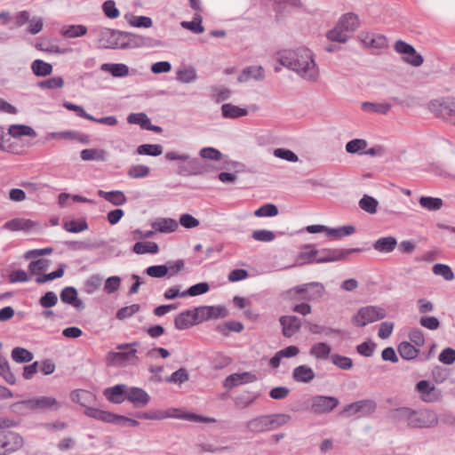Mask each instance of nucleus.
<instances>
[{
	"mask_svg": "<svg viewBox=\"0 0 455 455\" xmlns=\"http://www.w3.org/2000/svg\"><path fill=\"white\" fill-rule=\"evenodd\" d=\"M397 350L401 357L407 361L415 359L419 354V349L407 341L401 342L397 347Z\"/></svg>",
	"mask_w": 455,
	"mask_h": 455,
	"instance_id": "30",
	"label": "nucleus"
},
{
	"mask_svg": "<svg viewBox=\"0 0 455 455\" xmlns=\"http://www.w3.org/2000/svg\"><path fill=\"white\" fill-rule=\"evenodd\" d=\"M248 114L247 108H243L231 103H225L221 106V115L224 118L237 119Z\"/></svg>",
	"mask_w": 455,
	"mask_h": 455,
	"instance_id": "26",
	"label": "nucleus"
},
{
	"mask_svg": "<svg viewBox=\"0 0 455 455\" xmlns=\"http://www.w3.org/2000/svg\"><path fill=\"white\" fill-rule=\"evenodd\" d=\"M127 122L132 124H139L141 129L146 130L149 125L150 119L145 113H132L127 117Z\"/></svg>",
	"mask_w": 455,
	"mask_h": 455,
	"instance_id": "53",
	"label": "nucleus"
},
{
	"mask_svg": "<svg viewBox=\"0 0 455 455\" xmlns=\"http://www.w3.org/2000/svg\"><path fill=\"white\" fill-rule=\"evenodd\" d=\"M433 273L435 275L443 276L446 281H451L454 279V274L451 268L445 264L436 263L433 266Z\"/></svg>",
	"mask_w": 455,
	"mask_h": 455,
	"instance_id": "52",
	"label": "nucleus"
},
{
	"mask_svg": "<svg viewBox=\"0 0 455 455\" xmlns=\"http://www.w3.org/2000/svg\"><path fill=\"white\" fill-rule=\"evenodd\" d=\"M140 309V304H132V305H130V306H126V307H121L116 312V318L118 320H124L126 318H129V317L132 316L134 314L139 312Z\"/></svg>",
	"mask_w": 455,
	"mask_h": 455,
	"instance_id": "62",
	"label": "nucleus"
},
{
	"mask_svg": "<svg viewBox=\"0 0 455 455\" xmlns=\"http://www.w3.org/2000/svg\"><path fill=\"white\" fill-rule=\"evenodd\" d=\"M195 309L193 310H185L180 314L177 315L174 319L175 328L178 330H186L189 327L197 324V319H195Z\"/></svg>",
	"mask_w": 455,
	"mask_h": 455,
	"instance_id": "21",
	"label": "nucleus"
},
{
	"mask_svg": "<svg viewBox=\"0 0 455 455\" xmlns=\"http://www.w3.org/2000/svg\"><path fill=\"white\" fill-rule=\"evenodd\" d=\"M180 26L183 28L188 29L195 34H201L204 31V28L202 25V17L199 14H196L193 20L182 21Z\"/></svg>",
	"mask_w": 455,
	"mask_h": 455,
	"instance_id": "47",
	"label": "nucleus"
},
{
	"mask_svg": "<svg viewBox=\"0 0 455 455\" xmlns=\"http://www.w3.org/2000/svg\"><path fill=\"white\" fill-rule=\"evenodd\" d=\"M331 347L328 344L319 342L311 347L310 355L317 359H327L331 354Z\"/></svg>",
	"mask_w": 455,
	"mask_h": 455,
	"instance_id": "43",
	"label": "nucleus"
},
{
	"mask_svg": "<svg viewBox=\"0 0 455 455\" xmlns=\"http://www.w3.org/2000/svg\"><path fill=\"white\" fill-rule=\"evenodd\" d=\"M251 79L263 81L265 79L264 68L261 66L246 67L237 78L239 83H246Z\"/></svg>",
	"mask_w": 455,
	"mask_h": 455,
	"instance_id": "20",
	"label": "nucleus"
},
{
	"mask_svg": "<svg viewBox=\"0 0 455 455\" xmlns=\"http://www.w3.org/2000/svg\"><path fill=\"white\" fill-rule=\"evenodd\" d=\"M23 445V438L17 433L0 432V455L13 452Z\"/></svg>",
	"mask_w": 455,
	"mask_h": 455,
	"instance_id": "15",
	"label": "nucleus"
},
{
	"mask_svg": "<svg viewBox=\"0 0 455 455\" xmlns=\"http://www.w3.org/2000/svg\"><path fill=\"white\" fill-rule=\"evenodd\" d=\"M148 45V38L132 34L130 32L122 31L121 39L119 43L120 49H132L140 48Z\"/></svg>",
	"mask_w": 455,
	"mask_h": 455,
	"instance_id": "16",
	"label": "nucleus"
},
{
	"mask_svg": "<svg viewBox=\"0 0 455 455\" xmlns=\"http://www.w3.org/2000/svg\"><path fill=\"white\" fill-rule=\"evenodd\" d=\"M196 79V73L194 68H188L180 69L177 72V80H179L181 83L188 84L192 83Z\"/></svg>",
	"mask_w": 455,
	"mask_h": 455,
	"instance_id": "61",
	"label": "nucleus"
},
{
	"mask_svg": "<svg viewBox=\"0 0 455 455\" xmlns=\"http://www.w3.org/2000/svg\"><path fill=\"white\" fill-rule=\"evenodd\" d=\"M397 245V240L394 236L380 237L376 240L372 247L375 251L383 253H389L393 251Z\"/></svg>",
	"mask_w": 455,
	"mask_h": 455,
	"instance_id": "22",
	"label": "nucleus"
},
{
	"mask_svg": "<svg viewBox=\"0 0 455 455\" xmlns=\"http://www.w3.org/2000/svg\"><path fill=\"white\" fill-rule=\"evenodd\" d=\"M100 69L110 73L114 77H124L129 75V68L124 63H104Z\"/></svg>",
	"mask_w": 455,
	"mask_h": 455,
	"instance_id": "27",
	"label": "nucleus"
},
{
	"mask_svg": "<svg viewBox=\"0 0 455 455\" xmlns=\"http://www.w3.org/2000/svg\"><path fill=\"white\" fill-rule=\"evenodd\" d=\"M386 316L387 311L383 307L366 306L361 307L352 317V323L356 327H364L368 323L382 320Z\"/></svg>",
	"mask_w": 455,
	"mask_h": 455,
	"instance_id": "8",
	"label": "nucleus"
},
{
	"mask_svg": "<svg viewBox=\"0 0 455 455\" xmlns=\"http://www.w3.org/2000/svg\"><path fill=\"white\" fill-rule=\"evenodd\" d=\"M339 400H317L311 404H307L306 409L315 414H322L332 411L338 405Z\"/></svg>",
	"mask_w": 455,
	"mask_h": 455,
	"instance_id": "23",
	"label": "nucleus"
},
{
	"mask_svg": "<svg viewBox=\"0 0 455 455\" xmlns=\"http://www.w3.org/2000/svg\"><path fill=\"white\" fill-rule=\"evenodd\" d=\"M293 378L298 382L307 383L315 378L313 370L306 365H299L293 370Z\"/></svg>",
	"mask_w": 455,
	"mask_h": 455,
	"instance_id": "31",
	"label": "nucleus"
},
{
	"mask_svg": "<svg viewBox=\"0 0 455 455\" xmlns=\"http://www.w3.org/2000/svg\"><path fill=\"white\" fill-rule=\"evenodd\" d=\"M338 25L346 32H355L359 27L358 16L353 12H347L340 17Z\"/></svg>",
	"mask_w": 455,
	"mask_h": 455,
	"instance_id": "25",
	"label": "nucleus"
},
{
	"mask_svg": "<svg viewBox=\"0 0 455 455\" xmlns=\"http://www.w3.org/2000/svg\"><path fill=\"white\" fill-rule=\"evenodd\" d=\"M153 228L160 233L174 232L179 225L178 222L171 218H159L152 223Z\"/></svg>",
	"mask_w": 455,
	"mask_h": 455,
	"instance_id": "24",
	"label": "nucleus"
},
{
	"mask_svg": "<svg viewBox=\"0 0 455 455\" xmlns=\"http://www.w3.org/2000/svg\"><path fill=\"white\" fill-rule=\"evenodd\" d=\"M362 108L364 111H371L385 115L390 110L391 105L388 103H373L370 101H364L362 103Z\"/></svg>",
	"mask_w": 455,
	"mask_h": 455,
	"instance_id": "50",
	"label": "nucleus"
},
{
	"mask_svg": "<svg viewBox=\"0 0 455 455\" xmlns=\"http://www.w3.org/2000/svg\"><path fill=\"white\" fill-rule=\"evenodd\" d=\"M8 133L13 138H20L22 136L36 138L37 136L36 131L27 124H12L8 128Z\"/></svg>",
	"mask_w": 455,
	"mask_h": 455,
	"instance_id": "28",
	"label": "nucleus"
},
{
	"mask_svg": "<svg viewBox=\"0 0 455 455\" xmlns=\"http://www.w3.org/2000/svg\"><path fill=\"white\" fill-rule=\"evenodd\" d=\"M60 299L63 303L71 305L77 311H83L85 304L78 299L77 291L73 286H67L60 291Z\"/></svg>",
	"mask_w": 455,
	"mask_h": 455,
	"instance_id": "18",
	"label": "nucleus"
},
{
	"mask_svg": "<svg viewBox=\"0 0 455 455\" xmlns=\"http://www.w3.org/2000/svg\"><path fill=\"white\" fill-rule=\"evenodd\" d=\"M324 293V286L322 283L312 282L297 285L285 292L283 298L291 300H316Z\"/></svg>",
	"mask_w": 455,
	"mask_h": 455,
	"instance_id": "4",
	"label": "nucleus"
},
{
	"mask_svg": "<svg viewBox=\"0 0 455 455\" xmlns=\"http://www.w3.org/2000/svg\"><path fill=\"white\" fill-rule=\"evenodd\" d=\"M358 205L365 212L374 214L377 212L379 202L371 196L363 195L359 200Z\"/></svg>",
	"mask_w": 455,
	"mask_h": 455,
	"instance_id": "41",
	"label": "nucleus"
},
{
	"mask_svg": "<svg viewBox=\"0 0 455 455\" xmlns=\"http://www.w3.org/2000/svg\"><path fill=\"white\" fill-rule=\"evenodd\" d=\"M102 283V277L100 275H91L84 283V291L87 294H93L100 289Z\"/></svg>",
	"mask_w": 455,
	"mask_h": 455,
	"instance_id": "49",
	"label": "nucleus"
},
{
	"mask_svg": "<svg viewBox=\"0 0 455 455\" xmlns=\"http://www.w3.org/2000/svg\"><path fill=\"white\" fill-rule=\"evenodd\" d=\"M419 204L422 208L428 211L440 210L443 205V202L441 198L424 196L419 197Z\"/></svg>",
	"mask_w": 455,
	"mask_h": 455,
	"instance_id": "40",
	"label": "nucleus"
},
{
	"mask_svg": "<svg viewBox=\"0 0 455 455\" xmlns=\"http://www.w3.org/2000/svg\"><path fill=\"white\" fill-rule=\"evenodd\" d=\"M210 290V285L206 282H202L190 286L188 290L182 291L181 296H198L206 293Z\"/></svg>",
	"mask_w": 455,
	"mask_h": 455,
	"instance_id": "48",
	"label": "nucleus"
},
{
	"mask_svg": "<svg viewBox=\"0 0 455 455\" xmlns=\"http://www.w3.org/2000/svg\"><path fill=\"white\" fill-rule=\"evenodd\" d=\"M376 409L374 400H356L344 407L341 414L345 417H351L355 414L365 416L373 412Z\"/></svg>",
	"mask_w": 455,
	"mask_h": 455,
	"instance_id": "13",
	"label": "nucleus"
},
{
	"mask_svg": "<svg viewBox=\"0 0 455 455\" xmlns=\"http://www.w3.org/2000/svg\"><path fill=\"white\" fill-rule=\"evenodd\" d=\"M34 222L30 220L13 219L5 222L4 228L11 231L29 230L33 228Z\"/></svg>",
	"mask_w": 455,
	"mask_h": 455,
	"instance_id": "34",
	"label": "nucleus"
},
{
	"mask_svg": "<svg viewBox=\"0 0 455 455\" xmlns=\"http://www.w3.org/2000/svg\"><path fill=\"white\" fill-rule=\"evenodd\" d=\"M0 375L9 384L15 383V380H16L15 376L10 369L8 361L2 355H0Z\"/></svg>",
	"mask_w": 455,
	"mask_h": 455,
	"instance_id": "51",
	"label": "nucleus"
},
{
	"mask_svg": "<svg viewBox=\"0 0 455 455\" xmlns=\"http://www.w3.org/2000/svg\"><path fill=\"white\" fill-rule=\"evenodd\" d=\"M367 141L363 139H354L346 144V151L349 154H363Z\"/></svg>",
	"mask_w": 455,
	"mask_h": 455,
	"instance_id": "46",
	"label": "nucleus"
},
{
	"mask_svg": "<svg viewBox=\"0 0 455 455\" xmlns=\"http://www.w3.org/2000/svg\"><path fill=\"white\" fill-rule=\"evenodd\" d=\"M363 248H350V249H323L321 250V256L315 259V263H329L335 261L347 260L348 256L353 252H362Z\"/></svg>",
	"mask_w": 455,
	"mask_h": 455,
	"instance_id": "11",
	"label": "nucleus"
},
{
	"mask_svg": "<svg viewBox=\"0 0 455 455\" xmlns=\"http://www.w3.org/2000/svg\"><path fill=\"white\" fill-rule=\"evenodd\" d=\"M195 319L198 323L210 319L225 318L228 315V310L224 306H201L195 308Z\"/></svg>",
	"mask_w": 455,
	"mask_h": 455,
	"instance_id": "12",
	"label": "nucleus"
},
{
	"mask_svg": "<svg viewBox=\"0 0 455 455\" xmlns=\"http://www.w3.org/2000/svg\"><path fill=\"white\" fill-rule=\"evenodd\" d=\"M278 208L273 204H266L254 212L256 217H275L278 214Z\"/></svg>",
	"mask_w": 455,
	"mask_h": 455,
	"instance_id": "56",
	"label": "nucleus"
},
{
	"mask_svg": "<svg viewBox=\"0 0 455 455\" xmlns=\"http://www.w3.org/2000/svg\"><path fill=\"white\" fill-rule=\"evenodd\" d=\"M389 418L396 423L405 422L413 428L433 427L438 423L435 412L430 410H412L408 407H400L388 412Z\"/></svg>",
	"mask_w": 455,
	"mask_h": 455,
	"instance_id": "2",
	"label": "nucleus"
},
{
	"mask_svg": "<svg viewBox=\"0 0 455 455\" xmlns=\"http://www.w3.org/2000/svg\"><path fill=\"white\" fill-rule=\"evenodd\" d=\"M31 69L36 76H46L52 74V64L42 60H35L31 64Z\"/></svg>",
	"mask_w": 455,
	"mask_h": 455,
	"instance_id": "39",
	"label": "nucleus"
},
{
	"mask_svg": "<svg viewBox=\"0 0 455 455\" xmlns=\"http://www.w3.org/2000/svg\"><path fill=\"white\" fill-rule=\"evenodd\" d=\"M331 359L334 365L342 370H349L353 366L352 359L344 355L333 354Z\"/></svg>",
	"mask_w": 455,
	"mask_h": 455,
	"instance_id": "60",
	"label": "nucleus"
},
{
	"mask_svg": "<svg viewBox=\"0 0 455 455\" xmlns=\"http://www.w3.org/2000/svg\"><path fill=\"white\" fill-rule=\"evenodd\" d=\"M59 407L57 400H20L11 405V410L15 413L26 415L32 411H55Z\"/></svg>",
	"mask_w": 455,
	"mask_h": 455,
	"instance_id": "5",
	"label": "nucleus"
},
{
	"mask_svg": "<svg viewBox=\"0 0 455 455\" xmlns=\"http://www.w3.org/2000/svg\"><path fill=\"white\" fill-rule=\"evenodd\" d=\"M189 375L185 368H180L174 371L171 376L165 379V381L174 384H181L188 380Z\"/></svg>",
	"mask_w": 455,
	"mask_h": 455,
	"instance_id": "59",
	"label": "nucleus"
},
{
	"mask_svg": "<svg viewBox=\"0 0 455 455\" xmlns=\"http://www.w3.org/2000/svg\"><path fill=\"white\" fill-rule=\"evenodd\" d=\"M80 156L84 161L95 160L103 162L107 160V152L100 148H86L81 151Z\"/></svg>",
	"mask_w": 455,
	"mask_h": 455,
	"instance_id": "33",
	"label": "nucleus"
},
{
	"mask_svg": "<svg viewBox=\"0 0 455 455\" xmlns=\"http://www.w3.org/2000/svg\"><path fill=\"white\" fill-rule=\"evenodd\" d=\"M102 11L104 14L111 20L116 19L120 15L119 10L116 6V3L113 0H107L102 4Z\"/></svg>",
	"mask_w": 455,
	"mask_h": 455,
	"instance_id": "63",
	"label": "nucleus"
},
{
	"mask_svg": "<svg viewBox=\"0 0 455 455\" xmlns=\"http://www.w3.org/2000/svg\"><path fill=\"white\" fill-rule=\"evenodd\" d=\"M88 223L84 219L68 220L63 223V228L70 233H79L88 229Z\"/></svg>",
	"mask_w": 455,
	"mask_h": 455,
	"instance_id": "45",
	"label": "nucleus"
},
{
	"mask_svg": "<svg viewBox=\"0 0 455 455\" xmlns=\"http://www.w3.org/2000/svg\"><path fill=\"white\" fill-rule=\"evenodd\" d=\"M276 59L282 66L307 82H315L319 77V68L314 54L307 47L283 50L277 53Z\"/></svg>",
	"mask_w": 455,
	"mask_h": 455,
	"instance_id": "1",
	"label": "nucleus"
},
{
	"mask_svg": "<svg viewBox=\"0 0 455 455\" xmlns=\"http://www.w3.org/2000/svg\"><path fill=\"white\" fill-rule=\"evenodd\" d=\"M12 358L18 363H26L33 360L34 355L28 349L20 347H16L12 350Z\"/></svg>",
	"mask_w": 455,
	"mask_h": 455,
	"instance_id": "38",
	"label": "nucleus"
},
{
	"mask_svg": "<svg viewBox=\"0 0 455 455\" xmlns=\"http://www.w3.org/2000/svg\"><path fill=\"white\" fill-rule=\"evenodd\" d=\"M282 326V332L285 337H291L299 331L301 326V321L295 315H283L279 319Z\"/></svg>",
	"mask_w": 455,
	"mask_h": 455,
	"instance_id": "19",
	"label": "nucleus"
},
{
	"mask_svg": "<svg viewBox=\"0 0 455 455\" xmlns=\"http://www.w3.org/2000/svg\"><path fill=\"white\" fill-rule=\"evenodd\" d=\"M84 413L88 417L108 423H113L116 419L115 414L93 407H85Z\"/></svg>",
	"mask_w": 455,
	"mask_h": 455,
	"instance_id": "29",
	"label": "nucleus"
},
{
	"mask_svg": "<svg viewBox=\"0 0 455 455\" xmlns=\"http://www.w3.org/2000/svg\"><path fill=\"white\" fill-rule=\"evenodd\" d=\"M256 379V375L249 371L233 373L225 379L224 387L226 389H232L239 385L254 382Z\"/></svg>",
	"mask_w": 455,
	"mask_h": 455,
	"instance_id": "17",
	"label": "nucleus"
},
{
	"mask_svg": "<svg viewBox=\"0 0 455 455\" xmlns=\"http://www.w3.org/2000/svg\"><path fill=\"white\" fill-rule=\"evenodd\" d=\"M243 324L238 321H228L223 324L216 326V331L221 333L223 336L228 337L230 331L241 332L243 330Z\"/></svg>",
	"mask_w": 455,
	"mask_h": 455,
	"instance_id": "37",
	"label": "nucleus"
},
{
	"mask_svg": "<svg viewBox=\"0 0 455 455\" xmlns=\"http://www.w3.org/2000/svg\"><path fill=\"white\" fill-rule=\"evenodd\" d=\"M273 155L280 159L285 160L291 163H296L299 161L298 156L291 150L283 148L274 149Z\"/></svg>",
	"mask_w": 455,
	"mask_h": 455,
	"instance_id": "57",
	"label": "nucleus"
},
{
	"mask_svg": "<svg viewBox=\"0 0 455 455\" xmlns=\"http://www.w3.org/2000/svg\"><path fill=\"white\" fill-rule=\"evenodd\" d=\"M87 33V28L84 25H70L63 28L61 34L67 38H76L84 36Z\"/></svg>",
	"mask_w": 455,
	"mask_h": 455,
	"instance_id": "42",
	"label": "nucleus"
},
{
	"mask_svg": "<svg viewBox=\"0 0 455 455\" xmlns=\"http://www.w3.org/2000/svg\"><path fill=\"white\" fill-rule=\"evenodd\" d=\"M137 349H130L127 351H110L106 356V362L110 366H126L134 365L138 363Z\"/></svg>",
	"mask_w": 455,
	"mask_h": 455,
	"instance_id": "10",
	"label": "nucleus"
},
{
	"mask_svg": "<svg viewBox=\"0 0 455 455\" xmlns=\"http://www.w3.org/2000/svg\"><path fill=\"white\" fill-rule=\"evenodd\" d=\"M96 33L101 47L109 49H116L119 47L122 31L108 28H100L96 30Z\"/></svg>",
	"mask_w": 455,
	"mask_h": 455,
	"instance_id": "14",
	"label": "nucleus"
},
{
	"mask_svg": "<svg viewBox=\"0 0 455 455\" xmlns=\"http://www.w3.org/2000/svg\"><path fill=\"white\" fill-rule=\"evenodd\" d=\"M145 272L150 277L162 278L169 273V267L167 265H154L146 268Z\"/></svg>",
	"mask_w": 455,
	"mask_h": 455,
	"instance_id": "58",
	"label": "nucleus"
},
{
	"mask_svg": "<svg viewBox=\"0 0 455 455\" xmlns=\"http://www.w3.org/2000/svg\"><path fill=\"white\" fill-rule=\"evenodd\" d=\"M428 108L437 117L455 125V98L433 100Z\"/></svg>",
	"mask_w": 455,
	"mask_h": 455,
	"instance_id": "7",
	"label": "nucleus"
},
{
	"mask_svg": "<svg viewBox=\"0 0 455 455\" xmlns=\"http://www.w3.org/2000/svg\"><path fill=\"white\" fill-rule=\"evenodd\" d=\"M163 146L159 144H141L137 148L139 155L158 156L163 153Z\"/></svg>",
	"mask_w": 455,
	"mask_h": 455,
	"instance_id": "44",
	"label": "nucleus"
},
{
	"mask_svg": "<svg viewBox=\"0 0 455 455\" xmlns=\"http://www.w3.org/2000/svg\"><path fill=\"white\" fill-rule=\"evenodd\" d=\"M167 161H183L187 164H181L178 167V174L182 176L200 175L204 172V167L201 161L196 157H190L188 154H179L175 151L167 152L165 154Z\"/></svg>",
	"mask_w": 455,
	"mask_h": 455,
	"instance_id": "6",
	"label": "nucleus"
},
{
	"mask_svg": "<svg viewBox=\"0 0 455 455\" xmlns=\"http://www.w3.org/2000/svg\"><path fill=\"white\" fill-rule=\"evenodd\" d=\"M67 244L69 248L76 250H94L99 249L105 246V242L103 241H71L68 242Z\"/></svg>",
	"mask_w": 455,
	"mask_h": 455,
	"instance_id": "32",
	"label": "nucleus"
},
{
	"mask_svg": "<svg viewBox=\"0 0 455 455\" xmlns=\"http://www.w3.org/2000/svg\"><path fill=\"white\" fill-rule=\"evenodd\" d=\"M132 251L136 254H156L159 251V246L155 242H137L132 247Z\"/></svg>",
	"mask_w": 455,
	"mask_h": 455,
	"instance_id": "36",
	"label": "nucleus"
},
{
	"mask_svg": "<svg viewBox=\"0 0 455 455\" xmlns=\"http://www.w3.org/2000/svg\"><path fill=\"white\" fill-rule=\"evenodd\" d=\"M355 232V228L353 225H347L339 228L327 227L326 235L330 237L341 239L345 236L353 235Z\"/></svg>",
	"mask_w": 455,
	"mask_h": 455,
	"instance_id": "35",
	"label": "nucleus"
},
{
	"mask_svg": "<svg viewBox=\"0 0 455 455\" xmlns=\"http://www.w3.org/2000/svg\"><path fill=\"white\" fill-rule=\"evenodd\" d=\"M106 398H149L146 391L140 387H128L124 384H117L114 387L105 388L102 392Z\"/></svg>",
	"mask_w": 455,
	"mask_h": 455,
	"instance_id": "9",
	"label": "nucleus"
},
{
	"mask_svg": "<svg viewBox=\"0 0 455 455\" xmlns=\"http://www.w3.org/2000/svg\"><path fill=\"white\" fill-rule=\"evenodd\" d=\"M50 266V260L45 259H39L33 260L28 265V271L31 275H38L43 271L48 269Z\"/></svg>",
	"mask_w": 455,
	"mask_h": 455,
	"instance_id": "54",
	"label": "nucleus"
},
{
	"mask_svg": "<svg viewBox=\"0 0 455 455\" xmlns=\"http://www.w3.org/2000/svg\"><path fill=\"white\" fill-rule=\"evenodd\" d=\"M58 302V296L54 291L45 292L40 299L39 304L44 308H51Z\"/></svg>",
	"mask_w": 455,
	"mask_h": 455,
	"instance_id": "64",
	"label": "nucleus"
},
{
	"mask_svg": "<svg viewBox=\"0 0 455 455\" xmlns=\"http://www.w3.org/2000/svg\"><path fill=\"white\" fill-rule=\"evenodd\" d=\"M291 419L287 414H270L254 418L246 423V429L251 433H261L276 429Z\"/></svg>",
	"mask_w": 455,
	"mask_h": 455,
	"instance_id": "3",
	"label": "nucleus"
},
{
	"mask_svg": "<svg viewBox=\"0 0 455 455\" xmlns=\"http://www.w3.org/2000/svg\"><path fill=\"white\" fill-rule=\"evenodd\" d=\"M327 37L332 42L346 43L348 39V36L346 31L341 28L338 24L336 27L327 33Z\"/></svg>",
	"mask_w": 455,
	"mask_h": 455,
	"instance_id": "55",
	"label": "nucleus"
}]
</instances>
